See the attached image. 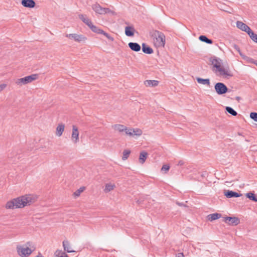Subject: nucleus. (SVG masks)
<instances>
[{"label":"nucleus","instance_id":"nucleus-47","mask_svg":"<svg viewBox=\"0 0 257 257\" xmlns=\"http://www.w3.org/2000/svg\"><path fill=\"white\" fill-rule=\"evenodd\" d=\"M253 64H254L255 65H256L257 66V61H253Z\"/></svg>","mask_w":257,"mask_h":257},{"label":"nucleus","instance_id":"nucleus-29","mask_svg":"<svg viewBox=\"0 0 257 257\" xmlns=\"http://www.w3.org/2000/svg\"><path fill=\"white\" fill-rule=\"evenodd\" d=\"M54 257H68V256L65 252L57 250L55 251Z\"/></svg>","mask_w":257,"mask_h":257},{"label":"nucleus","instance_id":"nucleus-28","mask_svg":"<svg viewBox=\"0 0 257 257\" xmlns=\"http://www.w3.org/2000/svg\"><path fill=\"white\" fill-rule=\"evenodd\" d=\"M199 39L200 41L205 42L208 44H211L213 43V41L212 40L208 39L206 36L204 35L200 36Z\"/></svg>","mask_w":257,"mask_h":257},{"label":"nucleus","instance_id":"nucleus-13","mask_svg":"<svg viewBox=\"0 0 257 257\" xmlns=\"http://www.w3.org/2000/svg\"><path fill=\"white\" fill-rule=\"evenodd\" d=\"M112 127L114 130L119 132H124L126 135V132L129 130V128H127L125 126L119 124H114Z\"/></svg>","mask_w":257,"mask_h":257},{"label":"nucleus","instance_id":"nucleus-38","mask_svg":"<svg viewBox=\"0 0 257 257\" xmlns=\"http://www.w3.org/2000/svg\"><path fill=\"white\" fill-rule=\"evenodd\" d=\"M104 36H105L108 40H109L111 41H113L114 40V39L113 37L110 36L107 33H105L104 31H103V33L102 34Z\"/></svg>","mask_w":257,"mask_h":257},{"label":"nucleus","instance_id":"nucleus-12","mask_svg":"<svg viewBox=\"0 0 257 257\" xmlns=\"http://www.w3.org/2000/svg\"><path fill=\"white\" fill-rule=\"evenodd\" d=\"M224 195L228 198L232 197H239L242 196V194L238 193L236 192H234L231 190H225L224 191Z\"/></svg>","mask_w":257,"mask_h":257},{"label":"nucleus","instance_id":"nucleus-22","mask_svg":"<svg viewBox=\"0 0 257 257\" xmlns=\"http://www.w3.org/2000/svg\"><path fill=\"white\" fill-rule=\"evenodd\" d=\"M144 84L147 87H150V86L154 87V86H156L158 85L159 81H158L157 80H146L144 82Z\"/></svg>","mask_w":257,"mask_h":257},{"label":"nucleus","instance_id":"nucleus-34","mask_svg":"<svg viewBox=\"0 0 257 257\" xmlns=\"http://www.w3.org/2000/svg\"><path fill=\"white\" fill-rule=\"evenodd\" d=\"M248 35L252 41L257 43V34H254L252 31H251Z\"/></svg>","mask_w":257,"mask_h":257},{"label":"nucleus","instance_id":"nucleus-24","mask_svg":"<svg viewBox=\"0 0 257 257\" xmlns=\"http://www.w3.org/2000/svg\"><path fill=\"white\" fill-rule=\"evenodd\" d=\"M63 246L64 247V250L68 252H72L75 251L72 249L71 246L68 241H63Z\"/></svg>","mask_w":257,"mask_h":257},{"label":"nucleus","instance_id":"nucleus-17","mask_svg":"<svg viewBox=\"0 0 257 257\" xmlns=\"http://www.w3.org/2000/svg\"><path fill=\"white\" fill-rule=\"evenodd\" d=\"M78 16L79 19L88 27L90 26L91 24L92 23L91 21L89 19L86 15L80 14Z\"/></svg>","mask_w":257,"mask_h":257},{"label":"nucleus","instance_id":"nucleus-21","mask_svg":"<svg viewBox=\"0 0 257 257\" xmlns=\"http://www.w3.org/2000/svg\"><path fill=\"white\" fill-rule=\"evenodd\" d=\"M221 216V214L215 213L213 214H209L207 216V219L210 221L219 219Z\"/></svg>","mask_w":257,"mask_h":257},{"label":"nucleus","instance_id":"nucleus-8","mask_svg":"<svg viewBox=\"0 0 257 257\" xmlns=\"http://www.w3.org/2000/svg\"><path fill=\"white\" fill-rule=\"evenodd\" d=\"M223 221L229 225H237L240 222L239 218L236 217H224Z\"/></svg>","mask_w":257,"mask_h":257},{"label":"nucleus","instance_id":"nucleus-32","mask_svg":"<svg viewBox=\"0 0 257 257\" xmlns=\"http://www.w3.org/2000/svg\"><path fill=\"white\" fill-rule=\"evenodd\" d=\"M85 189V187H81L78 190H77L75 192L73 193V195L75 197H78L80 196V194L83 192L84 190Z\"/></svg>","mask_w":257,"mask_h":257},{"label":"nucleus","instance_id":"nucleus-6","mask_svg":"<svg viewBox=\"0 0 257 257\" xmlns=\"http://www.w3.org/2000/svg\"><path fill=\"white\" fill-rule=\"evenodd\" d=\"M214 89L218 95H222L228 91L227 86L222 82H217L214 85Z\"/></svg>","mask_w":257,"mask_h":257},{"label":"nucleus","instance_id":"nucleus-16","mask_svg":"<svg viewBox=\"0 0 257 257\" xmlns=\"http://www.w3.org/2000/svg\"><path fill=\"white\" fill-rule=\"evenodd\" d=\"M130 48L135 52H139L141 50V47L137 43L130 42L128 44Z\"/></svg>","mask_w":257,"mask_h":257},{"label":"nucleus","instance_id":"nucleus-42","mask_svg":"<svg viewBox=\"0 0 257 257\" xmlns=\"http://www.w3.org/2000/svg\"><path fill=\"white\" fill-rule=\"evenodd\" d=\"M176 204L180 206H184V207H187V205H185L183 203H180V202H176Z\"/></svg>","mask_w":257,"mask_h":257},{"label":"nucleus","instance_id":"nucleus-35","mask_svg":"<svg viewBox=\"0 0 257 257\" xmlns=\"http://www.w3.org/2000/svg\"><path fill=\"white\" fill-rule=\"evenodd\" d=\"M106 14H109L112 16L116 15V13L114 11L111 10L109 8H105L104 15Z\"/></svg>","mask_w":257,"mask_h":257},{"label":"nucleus","instance_id":"nucleus-45","mask_svg":"<svg viewBox=\"0 0 257 257\" xmlns=\"http://www.w3.org/2000/svg\"><path fill=\"white\" fill-rule=\"evenodd\" d=\"M240 97H239V96H236V99L237 100L239 101L240 100Z\"/></svg>","mask_w":257,"mask_h":257},{"label":"nucleus","instance_id":"nucleus-43","mask_svg":"<svg viewBox=\"0 0 257 257\" xmlns=\"http://www.w3.org/2000/svg\"><path fill=\"white\" fill-rule=\"evenodd\" d=\"M176 257H184L183 253L180 252L176 254Z\"/></svg>","mask_w":257,"mask_h":257},{"label":"nucleus","instance_id":"nucleus-48","mask_svg":"<svg viewBox=\"0 0 257 257\" xmlns=\"http://www.w3.org/2000/svg\"><path fill=\"white\" fill-rule=\"evenodd\" d=\"M30 243L29 242H28L27 243V244L28 245H30Z\"/></svg>","mask_w":257,"mask_h":257},{"label":"nucleus","instance_id":"nucleus-18","mask_svg":"<svg viewBox=\"0 0 257 257\" xmlns=\"http://www.w3.org/2000/svg\"><path fill=\"white\" fill-rule=\"evenodd\" d=\"M135 29L133 27L127 26L125 28V34L128 37L134 35Z\"/></svg>","mask_w":257,"mask_h":257},{"label":"nucleus","instance_id":"nucleus-9","mask_svg":"<svg viewBox=\"0 0 257 257\" xmlns=\"http://www.w3.org/2000/svg\"><path fill=\"white\" fill-rule=\"evenodd\" d=\"M71 140L74 144H77L79 141V132L76 126H72V132L71 135Z\"/></svg>","mask_w":257,"mask_h":257},{"label":"nucleus","instance_id":"nucleus-44","mask_svg":"<svg viewBox=\"0 0 257 257\" xmlns=\"http://www.w3.org/2000/svg\"><path fill=\"white\" fill-rule=\"evenodd\" d=\"M184 162L182 161V160H180L178 162V166H182L184 165Z\"/></svg>","mask_w":257,"mask_h":257},{"label":"nucleus","instance_id":"nucleus-1","mask_svg":"<svg viewBox=\"0 0 257 257\" xmlns=\"http://www.w3.org/2000/svg\"><path fill=\"white\" fill-rule=\"evenodd\" d=\"M37 199V197L35 195H26L8 201L6 204V207L8 209L22 208L35 202Z\"/></svg>","mask_w":257,"mask_h":257},{"label":"nucleus","instance_id":"nucleus-15","mask_svg":"<svg viewBox=\"0 0 257 257\" xmlns=\"http://www.w3.org/2000/svg\"><path fill=\"white\" fill-rule=\"evenodd\" d=\"M142 134V131L139 128H129V130L126 132V135L129 136H140Z\"/></svg>","mask_w":257,"mask_h":257},{"label":"nucleus","instance_id":"nucleus-46","mask_svg":"<svg viewBox=\"0 0 257 257\" xmlns=\"http://www.w3.org/2000/svg\"><path fill=\"white\" fill-rule=\"evenodd\" d=\"M253 61H255L254 60L252 59H250V60L249 61L252 63H253Z\"/></svg>","mask_w":257,"mask_h":257},{"label":"nucleus","instance_id":"nucleus-7","mask_svg":"<svg viewBox=\"0 0 257 257\" xmlns=\"http://www.w3.org/2000/svg\"><path fill=\"white\" fill-rule=\"evenodd\" d=\"M66 37L71 40H74L77 42H84L86 40L87 38L82 35H78L77 34H66Z\"/></svg>","mask_w":257,"mask_h":257},{"label":"nucleus","instance_id":"nucleus-14","mask_svg":"<svg viewBox=\"0 0 257 257\" xmlns=\"http://www.w3.org/2000/svg\"><path fill=\"white\" fill-rule=\"evenodd\" d=\"M21 4L24 7L29 8H33L36 5L34 0H22Z\"/></svg>","mask_w":257,"mask_h":257},{"label":"nucleus","instance_id":"nucleus-37","mask_svg":"<svg viewBox=\"0 0 257 257\" xmlns=\"http://www.w3.org/2000/svg\"><path fill=\"white\" fill-rule=\"evenodd\" d=\"M170 169V166L168 165H164L161 169L162 171H165V173H166L169 171Z\"/></svg>","mask_w":257,"mask_h":257},{"label":"nucleus","instance_id":"nucleus-40","mask_svg":"<svg viewBox=\"0 0 257 257\" xmlns=\"http://www.w3.org/2000/svg\"><path fill=\"white\" fill-rule=\"evenodd\" d=\"M7 85L5 84H2L0 85V92L3 90L6 87Z\"/></svg>","mask_w":257,"mask_h":257},{"label":"nucleus","instance_id":"nucleus-10","mask_svg":"<svg viewBox=\"0 0 257 257\" xmlns=\"http://www.w3.org/2000/svg\"><path fill=\"white\" fill-rule=\"evenodd\" d=\"M236 27L241 30L246 32L248 35L252 31L247 25L240 21L236 22Z\"/></svg>","mask_w":257,"mask_h":257},{"label":"nucleus","instance_id":"nucleus-2","mask_svg":"<svg viewBox=\"0 0 257 257\" xmlns=\"http://www.w3.org/2000/svg\"><path fill=\"white\" fill-rule=\"evenodd\" d=\"M211 65H213V71L219 76L228 78L233 76V74L228 67L222 65V61L221 59L215 56L211 57L209 60Z\"/></svg>","mask_w":257,"mask_h":257},{"label":"nucleus","instance_id":"nucleus-26","mask_svg":"<svg viewBox=\"0 0 257 257\" xmlns=\"http://www.w3.org/2000/svg\"><path fill=\"white\" fill-rule=\"evenodd\" d=\"M148 153L146 152H142L140 153L139 157V162L141 164H143L148 156Z\"/></svg>","mask_w":257,"mask_h":257},{"label":"nucleus","instance_id":"nucleus-3","mask_svg":"<svg viewBox=\"0 0 257 257\" xmlns=\"http://www.w3.org/2000/svg\"><path fill=\"white\" fill-rule=\"evenodd\" d=\"M155 39L154 40L155 45L157 47H164L165 44V36L160 31H156L154 33Z\"/></svg>","mask_w":257,"mask_h":257},{"label":"nucleus","instance_id":"nucleus-31","mask_svg":"<svg viewBox=\"0 0 257 257\" xmlns=\"http://www.w3.org/2000/svg\"><path fill=\"white\" fill-rule=\"evenodd\" d=\"M226 111L233 116H236L237 114V112L234 110L232 107L226 106L225 108Z\"/></svg>","mask_w":257,"mask_h":257},{"label":"nucleus","instance_id":"nucleus-19","mask_svg":"<svg viewBox=\"0 0 257 257\" xmlns=\"http://www.w3.org/2000/svg\"><path fill=\"white\" fill-rule=\"evenodd\" d=\"M64 128H65L64 124H63L62 123L59 124L56 128V135L58 137L61 136L63 134V132H64Z\"/></svg>","mask_w":257,"mask_h":257},{"label":"nucleus","instance_id":"nucleus-41","mask_svg":"<svg viewBox=\"0 0 257 257\" xmlns=\"http://www.w3.org/2000/svg\"><path fill=\"white\" fill-rule=\"evenodd\" d=\"M144 201V199L143 198H140V199H137L136 202L138 204H141L142 203V202H143Z\"/></svg>","mask_w":257,"mask_h":257},{"label":"nucleus","instance_id":"nucleus-11","mask_svg":"<svg viewBox=\"0 0 257 257\" xmlns=\"http://www.w3.org/2000/svg\"><path fill=\"white\" fill-rule=\"evenodd\" d=\"M92 8L95 13L99 15H104L105 8H102L98 4H95L92 5Z\"/></svg>","mask_w":257,"mask_h":257},{"label":"nucleus","instance_id":"nucleus-20","mask_svg":"<svg viewBox=\"0 0 257 257\" xmlns=\"http://www.w3.org/2000/svg\"><path fill=\"white\" fill-rule=\"evenodd\" d=\"M143 52L146 54H151L153 53V49L145 43L142 44Z\"/></svg>","mask_w":257,"mask_h":257},{"label":"nucleus","instance_id":"nucleus-30","mask_svg":"<svg viewBox=\"0 0 257 257\" xmlns=\"http://www.w3.org/2000/svg\"><path fill=\"white\" fill-rule=\"evenodd\" d=\"M246 196L250 200L253 201L254 202H257V198L256 197L254 193L252 192L247 193L246 194Z\"/></svg>","mask_w":257,"mask_h":257},{"label":"nucleus","instance_id":"nucleus-25","mask_svg":"<svg viewBox=\"0 0 257 257\" xmlns=\"http://www.w3.org/2000/svg\"><path fill=\"white\" fill-rule=\"evenodd\" d=\"M115 187V185L114 184L111 183H107L105 184L104 191L105 193H108V192L113 190Z\"/></svg>","mask_w":257,"mask_h":257},{"label":"nucleus","instance_id":"nucleus-23","mask_svg":"<svg viewBox=\"0 0 257 257\" xmlns=\"http://www.w3.org/2000/svg\"><path fill=\"white\" fill-rule=\"evenodd\" d=\"M196 80H197V82L199 84H201L203 85H206L208 86H210V80L208 78L203 79L201 78L197 77Z\"/></svg>","mask_w":257,"mask_h":257},{"label":"nucleus","instance_id":"nucleus-4","mask_svg":"<svg viewBox=\"0 0 257 257\" xmlns=\"http://www.w3.org/2000/svg\"><path fill=\"white\" fill-rule=\"evenodd\" d=\"M38 78V75L34 74L22 78L18 79L16 81V83L19 85H25L37 79Z\"/></svg>","mask_w":257,"mask_h":257},{"label":"nucleus","instance_id":"nucleus-27","mask_svg":"<svg viewBox=\"0 0 257 257\" xmlns=\"http://www.w3.org/2000/svg\"><path fill=\"white\" fill-rule=\"evenodd\" d=\"M89 28L94 33L101 34L103 33V31L102 30L100 29L96 26L93 25L92 23L91 24L90 26L89 27Z\"/></svg>","mask_w":257,"mask_h":257},{"label":"nucleus","instance_id":"nucleus-36","mask_svg":"<svg viewBox=\"0 0 257 257\" xmlns=\"http://www.w3.org/2000/svg\"><path fill=\"white\" fill-rule=\"evenodd\" d=\"M250 117L254 121L257 122V112H251L250 113Z\"/></svg>","mask_w":257,"mask_h":257},{"label":"nucleus","instance_id":"nucleus-39","mask_svg":"<svg viewBox=\"0 0 257 257\" xmlns=\"http://www.w3.org/2000/svg\"><path fill=\"white\" fill-rule=\"evenodd\" d=\"M233 47H234V48L239 52L240 56H242V54L240 52V50L239 47L236 45H234Z\"/></svg>","mask_w":257,"mask_h":257},{"label":"nucleus","instance_id":"nucleus-33","mask_svg":"<svg viewBox=\"0 0 257 257\" xmlns=\"http://www.w3.org/2000/svg\"><path fill=\"white\" fill-rule=\"evenodd\" d=\"M130 153H131L130 151L127 150H124V151L123 152V156H122V159L123 160H126L128 158Z\"/></svg>","mask_w":257,"mask_h":257},{"label":"nucleus","instance_id":"nucleus-5","mask_svg":"<svg viewBox=\"0 0 257 257\" xmlns=\"http://www.w3.org/2000/svg\"><path fill=\"white\" fill-rule=\"evenodd\" d=\"M18 254L21 257L29 256L33 250L27 246L18 245L17 246Z\"/></svg>","mask_w":257,"mask_h":257}]
</instances>
